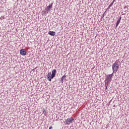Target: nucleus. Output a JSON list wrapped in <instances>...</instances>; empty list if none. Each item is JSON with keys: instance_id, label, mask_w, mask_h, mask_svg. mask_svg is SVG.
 <instances>
[{"instance_id": "ddd939ff", "label": "nucleus", "mask_w": 129, "mask_h": 129, "mask_svg": "<svg viewBox=\"0 0 129 129\" xmlns=\"http://www.w3.org/2000/svg\"><path fill=\"white\" fill-rule=\"evenodd\" d=\"M67 77V76L66 75V74H65L64 76H63L62 77V78H61V79H62V80H64L65 79V78H66Z\"/></svg>"}, {"instance_id": "f8f14e48", "label": "nucleus", "mask_w": 129, "mask_h": 129, "mask_svg": "<svg viewBox=\"0 0 129 129\" xmlns=\"http://www.w3.org/2000/svg\"><path fill=\"white\" fill-rule=\"evenodd\" d=\"M41 13L42 16H45V15L47 14V11H45V10H43V11H42Z\"/></svg>"}, {"instance_id": "1a4fd4ad", "label": "nucleus", "mask_w": 129, "mask_h": 129, "mask_svg": "<svg viewBox=\"0 0 129 129\" xmlns=\"http://www.w3.org/2000/svg\"><path fill=\"white\" fill-rule=\"evenodd\" d=\"M48 34L52 36H54L56 34V33L55 31H49Z\"/></svg>"}, {"instance_id": "7ed1b4c3", "label": "nucleus", "mask_w": 129, "mask_h": 129, "mask_svg": "<svg viewBox=\"0 0 129 129\" xmlns=\"http://www.w3.org/2000/svg\"><path fill=\"white\" fill-rule=\"evenodd\" d=\"M74 120L75 119L73 117L68 118V119L66 120L64 124L66 125H70V124L72 123Z\"/></svg>"}, {"instance_id": "dca6fc26", "label": "nucleus", "mask_w": 129, "mask_h": 129, "mask_svg": "<svg viewBox=\"0 0 129 129\" xmlns=\"http://www.w3.org/2000/svg\"><path fill=\"white\" fill-rule=\"evenodd\" d=\"M116 0H113V1L112 2V3H113V4H114L115 2H116Z\"/></svg>"}, {"instance_id": "aec40b11", "label": "nucleus", "mask_w": 129, "mask_h": 129, "mask_svg": "<svg viewBox=\"0 0 129 129\" xmlns=\"http://www.w3.org/2000/svg\"><path fill=\"white\" fill-rule=\"evenodd\" d=\"M126 8V7H125L124 8V9H125Z\"/></svg>"}, {"instance_id": "6ab92c4d", "label": "nucleus", "mask_w": 129, "mask_h": 129, "mask_svg": "<svg viewBox=\"0 0 129 129\" xmlns=\"http://www.w3.org/2000/svg\"><path fill=\"white\" fill-rule=\"evenodd\" d=\"M0 19H1V20H2V17H0Z\"/></svg>"}, {"instance_id": "9b49d317", "label": "nucleus", "mask_w": 129, "mask_h": 129, "mask_svg": "<svg viewBox=\"0 0 129 129\" xmlns=\"http://www.w3.org/2000/svg\"><path fill=\"white\" fill-rule=\"evenodd\" d=\"M42 112L43 114H44V115L46 116L47 113H46V110H45V108H42Z\"/></svg>"}, {"instance_id": "2eb2a0df", "label": "nucleus", "mask_w": 129, "mask_h": 129, "mask_svg": "<svg viewBox=\"0 0 129 129\" xmlns=\"http://www.w3.org/2000/svg\"><path fill=\"white\" fill-rule=\"evenodd\" d=\"M63 79H60V82L62 83V84H63Z\"/></svg>"}, {"instance_id": "423d86ee", "label": "nucleus", "mask_w": 129, "mask_h": 129, "mask_svg": "<svg viewBox=\"0 0 129 129\" xmlns=\"http://www.w3.org/2000/svg\"><path fill=\"white\" fill-rule=\"evenodd\" d=\"M113 76H114L113 73H112L111 74H110L107 76V77L106 78V80L111 81L112 78Z\"/></svg>"}, {"instance_id": "f03ea898", "label": "nucleus", "mask_w": 129, "mask_h": 129, "mask_svg": "<svg viewBox=\"0 0 129 129\" xmlns=\"http://www.w3.org/2000/svg\"><path fill=\"white\" fill-rule=\"evenodd\" d=\"M119 60H117L115 63L112 64V70L113 71V73H116L117 72L119 68V64L118 63Z\"/></svg>"}, {"instance_id": "6e6552de", "label": "nucleus", "mask_w": 129, "mask_h": 129, "mask_svg": "<svg viewBox=\"0 0 129 129\" xmlns=\"http://www.w3.org/2000/svg\"><path fill=\"white\" fill-rule=\"evenodd\" d=\"M121 20V16H120L119 18L118 19V20H117V21L116 23V26H115L116 28L118 26V25L120 23Z\"/></svg>"}, {"instance_id": "20e7f679", "label": "nucleus", "mask_w": 129, "mask_h": 129, "mask_svg": "<svg viewBox=\"0 0 129 129\" xmlns=\"http://www.w3.org/2000/svg\"><path fill=\"white\" fill-rule=\"evenodd\" d=\"M53 3L49 4V6L45 9V10L47 11V14H48V12H51V9L53 8Z\"/></svg>"}, {"instance_id": "f257e3e1", "label": "nucleus", "mask_w": 129, "mask_h": 129, "mask_svg": "<svg viewBox=\"0 0 129 129\" xmlns=\"http://www.w3.org/2000/svg\"><path fill=\"white\" fill-rule=\"evenodd\" d=\"M56 72V70L54 69L52 71V74H51V72L48 73L47 75L48 81L51 82L52 80L53 79V78L55 77Z\"/></svg>"}, {"instance_id": "a211bd4d", "label": "nucleus", "mask_w": 129, "mask_h": 129, "mask_svg": "<svg viewBox=\"0 0 129 129\" xmlns=\"http://www.w3.org/2000/svg\"><path fill=\"white\" fill-rule=\"evenodd\" d=\"M125 15V13L122 14V15Z\"/></svg>"}, {"instance_id": "4468645a", "label": "nucleus", "mask_w": 129, "mask_h": 129, "mask_svg": "<svg viewBox=\"0 0 129 129\" xmlns=\"http://www.w3.org/2000/svg\"><path fill=\"white\" fill-rule=\"evenodd\" d=\"M106 12V11L104 12V13L103 14V15H102V16L101 17V20H102V19H103V18L104 17V14H105V13Z\"/></svg>"}, {"instance_id": "39448f33", "label": "nucleus", "mask_w": 129, "mask_h": 129, "mask_svg": "<svg viewBox=\"0 0 129 129\" xmlns=\"http://www.w3.org/2000/svg\"><path fill=\"white\" fill-rule=\"evenodd\" d=\"M20 54L22 56H25L27 55V51L25 49H22L20 51Z\"/></svg>"}, {"instance_id": "0eeeda50", "label": "nucleus", "mask_w": 129, "mask_h": 129, "mask_svg": "<svg viewBox=\"0 0 129 129\" xmlns=\"http://www.w3.org/2000/svg\"><path fill=\"white\" fill-rule=\"evenodd\" d=\"M110 82H111V81L105 79V85L106 90L107 89V87L109 86V84H110Z\"/></svg>"}, {"instance_id": "9d476101", "label": "nucleus", "mask_w": 129, "mask_h": 129, "mask_svg": "<svg viewBox=\"0 0 129 129\" xmlns=\"http://www.w3.org/2000/svg\"><path fill=\"white\" fill-rule=\"evenodd\" d=\"M113 2H111V3L109 5V6L108 7V8H107V10H109L110 9V8L113 6Z\"/></svg>"}, {"instance_id": "f3484780", "label": "nucleus", "mask_w": 129, "mask_h": 129, "mask_svg": "<svg viewBox=\"0 0 129 129\" xmlns=\"http://www.w3.org/2000/svg\"><path fill=\"white\" fill-rule=\"evenodd\" d=\"M53 128V127L52 126H50L49 128V129H52Z\"/></svg>"}]
</instances>
